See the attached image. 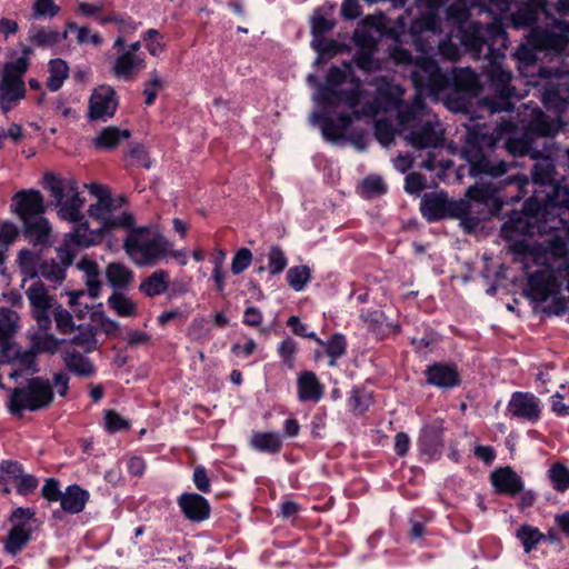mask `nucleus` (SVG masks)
<instances>
[{"label":"nucleus","mask_w":569,"mask_h":569,"mask_svg":"<svg viewBox=\"0 0 569 569\" xmlns=\"http://www.w3.org/2000/svg\"><path fill=\"white\" fill-rule=\"evenodd\" d=\"M420 29V34L415 39V47L420 54L412 62L410 52L401 47L391 51V58L398 64H412V81L417 88L418 94L415 99L413 109L405 110L400 98L403 90L400 86L393 84L386 79H379L376 82L377 97L371 102L367 90L353 89V73L350 64H343L342 69L331 68L327 78L326 86L320 88L313 94V101L321 108V112L312 113L310 120L315 124H320L322 134L326 139L336 141L343 137L346 129L351 122V116H376L380 111L387 112L391 109L398 110L400 124H408L423 112L422 96L437 97L447 86V77L439 70L431 59V52L435 46H438L439 53L449 59L459 58V48L451 43L441 41L436 32V21L429 18L426 21L415 24V30Z\"/></svg>","instance_id":"obj_1"},{"label":"nucleus","mask_w":569,"mask_h":569,"mask_svg":"<svg viewBox=\"0 0 569 569\" xmlns=\"http://www.w3.org/2000/svg\"><path fill=\"white\" fill-rule=\"evenodd\" d=\"M167 238L156 226L130 227L123 241V249L138 267L154 266L166 257Z\"/></svg>","instance_id":"obj_2"},{"label":"nucleus","mask_w":569,"mask_h":569,"mask_svg":"<svg viewBox=\"0 0 569 569\" xmlns=\"http://www.w3.org/2000/svg\"><path fill=\"white\" fill-rule=\"evenodd\" d=\"M88 189L96 197V202L88 208L90 218L98 221L102 236L118 230L132 227L133 217L122 207L121 199L112 198L108 189L98 183H91Z\"/></svg>","instance_id":"obj_3"},{"label":"nucleus","mask_w":569,"mask_h":569,"mask_svg":"<svg viewBox=\"0 0 569 569\" xmlns=\"http://www.w3.org/2000/svg\"><path fill=\"white\" fill-rule=\"evenodd\" d=\"M42 184L52 197V204L61 220L78 222L83 219L82 209L86 200L80 196L73 178L47 172L42 178Z\"/></svg>","instance_id":"obj_4"},{"label":"nucleus","mask_w":569,"mask_h":569,"mask_svg":"<svg viewBox=\"0 0 569 569\" xmlns=\"http://www.w3.org/2000/svg\"><path fill=\"white\" fill-rule=\"evenodd\" d=\"M567 278L569 289V258H556L553 262L543 266L535 271L529 278V296L536 301L555 300V312L560 313L566 310L567 301L558 297L560 282L558 278Z\"/></svg>","instance_id":"obj_5"},{"label":"nucleus","mask_w":569,"mask_h":569,"mask_svg":"<svg viewBox=\"0 0 569 569\" xmlns=\"http://www.w3.org/2000/svg\"><path fill=\"white\" fill-rule=\"evenodd\" d=\"M22 53V57L7 62L3 67L0 79V108L4 113L17 107L26 97L23 74L28 69V57L32 53V48L23 46Z\"/></svg>","instance_id":"obj_6"},{"label":"nucleus","mask_w":569,"mask_h":569,"mask_svg":"<svg viewBox=\"0 0 569 569\" xmlns=\"http://www.w3.org/2000/svg\"><path fill=\"white\" fill-rule=\"evenodd\" d=\"M53 400L52 387L48 380L32 378L26 386L11 391L9 410L21 413L24 410L36 411L47 408Z\"/></svg>","instance_id":"obj_7"},{"label":"nucleus","mask_w":569,"mask_h":569,"mask_svg":"<svg viewBox=\"0 0 569 569\" xmlns=\"http://www.w3.org/2000/svg\"><path fill=\"white\" fill-rule=\"evenodd\" d=\"M467 211L462 214L461 221L468 229L496 214L502 207L496 191L489 186L471 187L467 191Z\"/></svg>","instance_id":"obj_8"},{"label":"nucleus","mask_w":569,"mask_h":569,"mask_svg":"<svg viewBox=\"0 0 569 569\" xmlns=\"http://www.w3.org/2000/svg\"><path fill=\"white\" fill-rule=\"evenodd\" d=\"M32 351L17 352L13 359V369L10 372L11 378L31 376L37 372L36 352L54 353L60 341L52 335L38 332L31 337Z\"/></svg>","instance_id":"obj_9"},{"label":"nucleus","mask_w":569,"mask_h":569,"mask_svg":"<svg viewBox=\"0 0 569 569\" xmlns=\"http://www.w3.org/2000/svg\"><path fill=\"white\" fill-rule=\"evenodd\" d=\"M73 223L76 227L64 236L63 242L59 247V256L64 266L72 263L79 248L99 244L104 239L102 231L90 229L88 222L83 219Z\"/></svg>","instance_id":"obj_10"},{"label":"nucleus","mask_w":569,"mask_h":569,"mask_svg":"<svg viewBox=\"0 0 569 569\" xmlns=\"http://www.w3.org/2000/svg\"><path fill=\"white\" fill-rule=\"evenodd\" d=\"M383 26L382 17H367L361 26L355 31V40L361 47V54L357 58V66L363 72L371 71L378 64L372 59V47L377 37L381 33Z\"/></svg>","instance_id":"obj_11"},{"label":"nucleus","mask_w":569,"mask_h":569,"mask_svg":"<svg viewBox=\"0 0 569 569\" xmlns=\"http://www.w3.org/2000/svg\"><path fill=\"white\" fill-rule=\"evenodd\" d=\"M26 296L31 307L32 317L41 329L47 330L51 323L50 310L54 306L53 298L40 280H33L26 288Z\"/></svg>","instance_id":"obj_12"},{"label":"nucleus","mask_w":569,"mask_h":569,"mask_svg":"<svg viewBox=\"0 0 569 569\" xmlns=\"http://www.w3.org/2000/svg\"><path fill=\"white\" fill-rule=\"evenodd\" d=\"M0 485L6 493L14 488L18 493L28 495L37 488L38 481L26 473L18 462L7 460L0 463Z\"/></svg>","instance_id":"obj_13"},{"label":"nucleus","mask_w":569,"mask_h":569,"mask_svg":"<svg viewBox=\"0 0 569 569\" xmlns=\"http://www.w3.org/2000/svg\"><path fill=\"white\" fill-rule=\"evenodd\" d=\"M118 100L112 87L101 84L93 89L89 99L88 118L93 121H107L112 118Z\"/></svg>","instance_id":"obj_14"},{"label":"nucleus","mask_w":569,"mask_h":569,"mask_svg":"<svg viewBox=\"0 0 569 569\" xmlns=\"http://www.w3.org/2000/svg\"><path fill=\"white\" fill-rule=\"evenodd\" d=\"M507 411L511 418L536 422L540 418L541 403L535 395L517 391L512 393Z\"/></svg>","instance_id":"obj_15"},{"label":"nucleus","mask_w":569,"mask_h":569,"mask_svg":"<svg viewBox=\"0 0 569 569\" xmlns=\"http://www.w3.org/2000/svg\"><path fill=\"white\" fill-rule=\"evenodd\" d=\"M14 212L24 222L44 212L43 197L38 190H23L13 197Z\"/></svg>","instance_id":"obj_16"},{"label":"nucleus","mask_w":569,"mask_h":569,"mask_svg":"<svg viewBox=\"0 0 569 569\" xmlns=\"http://www.w3.org/2000/svg\"><path fill=\"white\" fill-rule=\"evenodd\" d=\"M186 518L191 521H203L209 518L210 505L206 498L198 493H183L178 499Z\"/></svg>","instance_id":"obj_17"},{"label":"nucleus","mask_w":569,"mask_h":569,"mask_svg":"<svg viewBox=\"0 0 569 569\" xmlns=\"http://www.w3.org/2000/svg\"><path fill=\"white\" fill-rule=\"evenodd\" d=\"M490 479L496 491L502 495L515 496L523 489L522 480L509 467L495 470Z\"/></svg>","instance_id":"obj_18"},{"label":"nucleus","mask_w":569,"mask_h":569,"mask_svg":"<svg viewBox=\"0 0 569 569\" xmlns=\"http://www.w3.org/2000/svg\"><path fill=\"white\" fill-rule=\"evenodd\" d=\"M298 399L302 402H318L323 396V386L311 371H303L297 378Z\"/></svg>","instance_id":"obj_19"},{"label":"nucleus","mask_w":569,"mask_h":569,"mask_svg":"<svg viewBox=\"0 0 569 569\" xmlns=\"http://www.w3.org/2000/svg\"><path fill=\"white\" fill-rule=\"evenodd\" d=\"M465 157L471 166V174L488 173L493 177H499L507 172V164L503 161L493 163L479 151L467 150Z\"/></svg>","instance_id":"obj_20"},{"label":"nucleus","mask_w":569,"mask_h":569,"mask_svg":"<svg viewBox=\"0 0 569 569\" xmlns=\"http://www.w3.org/2000/svg\"><path fill=\"white\" fill-rule=\"evenodd\" d=\"M406 139L413 147L422 149L437 146L441 140V133L427 119L420 130L409 132Z\"/></svg>","instance_id":"obj_21"},{"label":"nucleus","mask_w":569,"mask_h":569,"mask_svg":"<svg viewBox=\"0 0 569 569\" xmlns=\"http://www.w3.org/2000/svg\"><path fill=\"white\" fill-rule=\"evenodd\" d=\"M131 132L128 129H120L117 127H107L101 130L93 139V146L100 150H113L122 141L128 140Z\"/></svg>","instance_id":"obj_22"},{"label":"nucleus","mask_w":569,"mask_h":569,"mask_svg":"<svg viewBox=\"0 0 569 569\" xmlns=\"http://www.w3.org/2000/svg\"><path fill=\"white\" fill-rule=\"evenodd\" d=\"M144 68L143 59L132 56V52H123L113 63L112 71L116 77L131 79L139 70Z\"/></svg>","instance_id":"obj_23"},{"label":"nucleus","mask_w":569,"mask_h":569,"mask_svg":"<svg viewBox=\"0 0 569 569\" xmlns=\"http://www.w3.org/2000/svg\"><path fill=\"white\" fill-rule=\"evenodd\" d=\"M68 37V30L60 33L58 30L50 28H37L33 27L29 30L28 40L30 43L41 48H50L59 43L61 40Z\"/></svg>","instance_id":"obj_24"},{"label":"nucleus","mask_w":569,"mask_h":569,"mask_svg":"<svg viewBox=\"0 0 569 569\" xmlns=\"http://www.w3.org/2000/svg\"><path fill=\"white\" fill-rule=\"evenodd\" d=\"M169 287V272L159 269L146 278L139 286V290L147 297H156L167 291Z\"/></svg>","instance_id":"obj_25"},{"label":"nucleus","mask_w":569,"mask_h":569,"mask_svg":"<svg viewBox=\"0 0 569 569\" xmlns=\"http://www.w3.org/2000/svg\"><path fill=\"white\" fill-rule=\"evenodd\" d=\"M89 493L78 486H69L61 495V507L64 511L78 513L83 510Z\"/></svg>","instance_id":"obj_26"},{"label":"nucleus","mask_w":569,"mask_h":569,"mask_svg":"<svg viewBox=\"0 0 569 569\" xmlns=\"http://www.w3.org/2000/svg\"><path fill=\"white\" fill-rule=\"evenodd\" d=\"M428 381L441 388H450L457 385L458 373L455 367L435 365L427 371Z\"/></svg>","instance_id":"obj_27"},{"label":"nucleus","mask_w":569,"mask_h":569,"mask_svg":"<svg viewBox=\"0 0 569 569\" xmlns=\"http://www.w3.org/2000/svg\"><path fill=\"white\" fill-rule=\"evenodd\" d=\"M530 217L526 212H515L503 224L502 233L508 239H513L517 233L530 234L533 232V226Z\"/></svg>","instance_id":"obj_28"},{"label":"nucleus","mask_w":569,"mask_h":569,"mask_svg":"<svg viewBox=\"0 0 569 569\" xmlns=\"http://www.w3.org/2000/svg\"><path fill=\"white\" fill-rule=\"evenodd\" d=\"M109 283L117 289L128 288L133 280L132 271L122 263L112 262L106 269Z\"/></svg>","instance_id":"obj_29"},{"label":"nucleus","mask_w":569,"mask_h":569,"mask_svg":"<svg viewBox=\"0 0 569 569\" xmlns=\"http://www.w3.org/2000/svg\"><path fill=\"white\" fill-rule=\"evenodd\" d=\"M78 268L84 273V281L89 296L91 298L99 297L101 290V281L99 280V269L97 263L89 259H82L78 263Z\"/></svg>","instance_id":"obj_30"},{"label":"nucleus","mask_w":569,"mask_h":569,"mask_svg":"<svg viewBox=\"0 0 569 569\" xmlns=\"http://www.w3.org/2000/svg\"><path fill=\"white\" fill-rule=\"evenodd\" d=\"M250 443L258 451L276 453L280 450L282 440L278 432H256L252 435Z\"/></svg>","instance_id":"obj_31"},{"label":"nucleus","mask_w":569,"mask_h":569,"mask_svg":"<svg viewBox=\"0 0 569 569\" xmlns=\"http://www.w3.org/2000/svg\"><path fill=\"white\" fill-rule=\"evenodd\" d=\"M109 307L119 316L132 318L138 315L137 303L121 292H114L108 298Z\"/></svg>","instance_id":"obj_32"},{"label":"nucleus","mask_w":569,"mask_h":569,"mask_svg":"<svg viewBox=\"0 0 569 569\" xmlns=\"http://www.w3.org/2000/svg\"><path fill=\"white\" fill-rule=\"evenodd\" d=\"M23 224L34 242L46 243L49 240L51 227L42 214L33 217L29 221H24Z\"/></svg>","instance_id":"obj_33"},{"label":"nucleus","mask_w":569,"mask_h":569,"mask_svg":"<svg viewBox=\"0 0 569 569\" xmlns=\"http://www.w3.org/2000/svg\"><path fill=\"white\" fill-rule=\"evenodd\" d=\"M19 268L24 274L22 287L26 286L27 278L33 279L37 277L40 269V258L37 253L29 250H21L18 256Z\"/></svg>","instance_id":"obj_34"},{"label":"nucleus","mask_w":569,"mask_h":569,"mask_svg":"<svg viewBox=\"0 0 569 569\" xmlns=\"http://www.w3.org/2000/svg\"><path fill=\"white\" fill-rule=\"evenodd\" d=\"M30 540V529L20 527H12L4 541V550L10 555H16L28 543Z\"/></svg>","instance_id":"obj_35"},{"label":"nucleus","mask_w":569,"mask_h":569,"mask_svg":"<svg viewBox=\"0 0 569 569\" xmlns=\"http://www.w3.org/2000/svg\"><path fill=\"white\" fill-rule=\"evenodd\" d=\"M530 130L541 136H553L560 128L559 121H549L539 110H532V120L529 123Z\"/></svg>","instance_id":"obj_36"},{"label":"nucleus","mask_w":569,"mask_h":569,"mask_svg":"<svg viewBox=\"0 0 569 569\" xmlns=\"http://www.w3.org/2000/svg\"><path fill=\"white\" fill-rule=\"evenodd\" d=\"M49 77L47 86L51 90H58L69 74V68L66 61L61 59H53L49 62Z\"/></svg>","instance_id":"obj_37"},{"label":"nucleus","mask_w":569,"mask_h":569,"mask_svg":"<svg viewBox=\"0 0 569 569\" xmlns=\"http://www.w3.org/2000/svg\"><path fill=\"white\" fill-rule=\"evenodd\" d=\"M335 27L330 10L318 9L311 17V32L315 38H323V34Z\"/></svg>","instance_id":"obj_38"},{"label":"nucleus","mask_w":569,"mask_h":569,"mask_svg":"<svg viewBox=\"0 0 569 569\" xmlns=\"http://www.w3.org/2000/svg\"><path fill=\"white\" fill-rule=\"evenodd\" d=\"M517 538L521 541L525 551L528 553L545 539V535L536 527L523 525L518 529Z\"/></svg>","instance_id":"obj_39"},{"label":"nucleus","mask_w":569,"mask_h":569,"mask_svg":"<svg viewBox=\"0 0 569 569\" xmlns=\"http://www.w3.org/2000/svg\"><path fill=\"white\" fill-rule=\"evenodd\" d=\"M286 278L295 291H301L310 282L311 270L307 266H296L288 270Z\"/></svg>","instance_id":"obj_40"},{"label":"nucleus","mask_w":569,"mask_h":569,"mask_svg":"<svg viewBox=\"0 0 569 569\" xmlns=\"http://www.w3.org/2000/svg\"><path fill=\"white\" fill-rule=\"evenodd\" d=\"M316 341L325 347L326 353L330 358L329 365L335 366L336 360L342 357L346 352V340L341 335H335L328 342H323L321 339L316 338Z\"/></svg>","instance_id":"obj_41"},{"label":"nucleus","mask_w":569,"mask_h":569,"mask_svg":"<svg viewBox=\"0 0 569 569\" xmlns=\"http://www.w3.org/2000/svg\"><path fill=\"white\" fill-rule=\"evenodd\" d=\"M66 366L78 376L90 377L94 373L93 365L80 355H67Z\"/></svg>","instance_id":"obj_42"},{"label":"nucleus","mask_w":569,"mask_h":569,"mask_svg":"<svg viewBox=\"0 0 569 569\" xmlns=\"http://www.w3.org/2000/svg\"><path fill=\"white\" fill-rule=\"evenodd\" d=\"M60 12L54 0H34L31 7L33 19H53Z\"/></svg>","instance_id":"obj_43"},{"label":"nucleus","mask_w":569,"mask_h":569,"mask_svg":"<svg viewBox=\"0 0 569 569\" xmlns=\"http://www.w3.org/2000/svg\"><path fill=\"white\" fill-rule=\"evenodd\" d=\"M142 41L152 57H159L166 49L162 36L156 29H149L142 34Z\"/></svg>","instance_id":"obj_44"},{"label":"nucleus","mask_w":569,"mask_h":569,"mask_svg":"<svg viewBox=\"0 0 569 569\" xmlns=\"http://www.w3.org/2000/svg\"><path fill=\"white\" fill-rule=\"evenodd\" d=\"M549 478L558 491L569 489V470L561 463H556L549 469Z\"/></svg>","instance_id":"obj_45"},{"label":"nucleus","mask_w":569,"mask_h":569,"mask_svg":"<svg viewBox=\"0 0 569 569\" xmlns=\"http://www.w3.org/2000/svg\"><path fill=\"white\" fill-rule=\"evenodd\" d=\"M67 30L77 32V40L79 43H91L94 47L102 44V37L98 32H92L88 27H77L73 22L67 23Z\"/></svg>","instance_id":"obj_46"},{"label":"nucleus","mask_w":569,"mask_h":569,"mask_svg":"<svg viewBox=\"0 0 569 569\" xmlns=\"http://www.w3.org/2000/svg\"><path fill=\"white\" fill-rule=\"evenodd\" d=\"M268 270L271 274L281 273L287 267V258L284 252L278 246H272L268 253Z\"/></svg>","instance_id":"obj_47"},{"label":"nucleus","mask_w":569,"mask_h":569,"mask_svg":"<svg viewBox=\"0 0 569 569\" xmlns=\"http://www.w3.org/2000/svg\"><path fill=\"white\" fill-rule=\"evenodd\" d=\"M164 81L157 71L150 73V79L146 83L143 96L146 97L144 103L150 106L154 102L159 91L163 88Z\"/></svg>","instance_id":"obj_48"},{"label":"nucleus","mask_w":569,"mask_h":569,"mask_svg":"<svg viewBox=\"0 0 569 569\" xmlns=\"http://www.w3.org/2000/svg\"><path fill=\"white\" fill-rule=\"evenodd\" d=\"M119 36L114 40V48H122L126 42V37L136 32L138 26L130 18L120 14L116 22Z\"/></svg>","instance_id":"obj_49"},{"label":"nucleus","mask_w":569,"mask_h":569,"mask_svg":"<svg viewBox=\"0 0 569 569\" xmlns=\"http://www.w3.org/2000/svg\"><path fill=\"white\" fill-rule=\"evenodd\" d=\"M421 212L427 219L437 220L441 217L442 206L436 197L427 194L421 202Z\"/></svg>","instance_id":"obj_50"},{"label":"nucleus","mask_w":569,"mask_h":569,"mask_svg":"<svg viewBox=\"0 0 569 569\" xmlns=\"http://www.w3.org/2000/svg\"><path fill=\"white\" fill-rule=\"evenodd\" d=\"M104 426L109 432L124 431L130 427V422L112 410L104 413Z\"/></svg>","instance_id":"obj_51"},{"label":"nucleus","mask_w":569,"mask_h":569,"mask_svg":"<svg viewBox=\"0 0 569 569\" xmlns=\"http://www.w3.org/2000/svg\"><path fill=\"white\" fill-rule=\"evenodd\" d=\"M251 261V251L247 248H241L236 252L234 257L232 258L231 271L234 274H239L250 266Z\"/></svg>","instance_id":"obj_52"},{"label":"nucleus","mask_w":569,"mask_h":569,"mask_svg":"<svg viewBox=\"0 0 569 569\" xmlns=\"http://www.w3.org/2000/svg\"><path fill=\"white\" fill-rule=\"evenodd\" d=\"M34 517V511L29 508H17L12 511L10 522L12 527L30 529V521Z\"/></svg>","instance_id":"obj_53"},{"label":"nucleus","mask_w":569,"mask_h":569,"mask_svg":"<svg viewBox=\"0 0 569 569\" xmlns=\"http://www.w3.org/2000/svg\"><path fill=\"white\" fill-rule=\"evenodd\" d=\"M311 47L319 53L320 57L326 54H337L341 47L333 40H327L325 38H315L311 41Z\"/></svg>","instance_id":"obj_54"},{"label":"nucleus","mask_w":569,"mask_h":569,"mask_svg":"<svg viewBox=\"0 0 569 569\" xmlns=\"http://www.w3.org/2000/svg\"><path fill=\"white\" fill-rule=\"evenodd\" d=\"M360 190L363 196L370 197L372 194L383 193L386 186L380 177L370 176L361 182Z\"/></svg>","instance_id":"obj_55"},{"label":"nucleus","mask_w":569,"mask_h":569,"mask_svg":"<svg viewBox=\"0 0 569 569\" xmlns=\"http://www.w3.org/2000/svg\"><path fill=\"white\" fill-rule=\"evenodd\" d=\"M53 316L57 328L63 332L69 333L73 330V321L71 315L63 308L57 307L53 309Z\"/></svg>","instance_id":"obj_56"},{"label":"nucleus","mask_w":569,"mask_h":569,"mask_svg":"<svg viewBox=\"0 0 569 569\" xmlns=\"http://www.w3.org/2000/svg\"><path fill=\"white\" fill-rule=\"evenodd\" d=\"M18 315L6 308H0V326L6 329V332L11 336L18 328Z\"/></svg>","instance_id":"obj_57"},{"label":"nucleus","mask_w":569,"mask_h":569,"mask_svg":"<svg viewBox=\"0 0 569 569\" xmlns=\"http://www.w3.org/2000/svg\"><path fill=\"white\" fill-rule=\"evenodd\" d=\"M18 236V228L9 221L0 222V247L7 248Z\"/></svg>","instance_id":"obj_58"},{"label":"nucleus","mask_w":569,"mask_h":569,"mask_svg":"<svg viewBox=\"0 0 569 569\" xmlns=\"http://www.w3.org/2000/svg\"><path fill=\"white\" fill-rule=\"evenodd\" d=\"M104 10V2L98 1V2H86L81 1L77 6V12L87 18L94 17L98 19L99 14Z\"/></svg>","instance_id":"obj_59"},{"label":"nucleus","mask_w":569,"mask_h":569,"mask_svg":"<svg viewBox=\"0 0 569 569\" xmlns=\"http://www.w3.org/2000/svg\"><path fill=\"white\" fill-rule=\"evenodd\" d=\"M23 138L24 132L19 124L12 123L8 129L0 127V148L3 147L7 139H10L13 142H18Z\"/></svg>","instance_id":"obj_60"},{"label":"nucleus","mask_w":569,"mask_h":569,"mask_svg":"<svg viewBox=\"0 0 569 569\" xmlns=\"http://www.w3.org/2000/svg\"><path fill=\"white\" fill-rule=\"evenodd\" d=\"M568 43L567 36L565 34H551L546 36L545 39L540 42V48L543 49H553L556 51H561Z\"/></svg>","instance_id":"obj_61"},{"label":"nucleus","mask_w":569,"mask_h":569,"mask_svg":"<svg viewBox=\"0 0 569 569\" xmlns=\"http://www.w3.org/2000/svg\"><path fill=\"white\" fill-rule=\"evenodd\" d=\"M297 346L292 339H284L279 346V355L283 362L288 366H292L293 356L296 353Z\"/></svg>","instance_id":"obj_62"},{"label":"nucleus","mask_w":569,"mask_h":569,"mask_svg":"<svg viewBox=\"0 0 569 569\" xmlns=\"http://www.w3.org/2000/svg\"><path fill=\"white\" fill-rule=\"evenodd\" d=\"M257 349V343L254 340L249 339L244 343H234L231 347V352L239 358H248L250 357L254 350Z\"/></svg>","instance_id":"obj_63"},{"label":"nucleus","mask_w":569,"mask_h":569,"mask_svg":"<svg viewBox=\"0 0 569 569\" xmlns=\"http://www.w3.org/2000/svg\"><path fill=\"white\" fill-rule=\"evenodd\" d=\"M193 482L198 490L202 492L210 491V482L207 477L206 469L201 466L197 467L193 471Z\"/></svg>","instance_id":"obj_64"}]
</instances>
